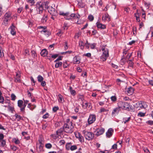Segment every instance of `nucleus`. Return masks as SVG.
Wrapping results in <instances>:
<instances>
[{"instance_id": "1", "label": "nucleus", "mask_w": 153, "mask_h": 153, "mask_svg": "<svg viewBox=\"0 0 153 153\" xmlns=\"http://www.w3.org/2000/svg\"><path fill=\"white\" fill-rule=\"evenodd\" d=\"M74 125L71 122H67L63 126L64 131L67 133H71L74 131Z\"/></svg>"}, {"instance_id": "2", "label": "nucleus", "mask_w": 153, "mask_h": 153, "mask_svg": "<svg viewBox=\"0 0 153 153\" xmlns=\"http://www.w3.org/2000/svg\"><path fill=\"white\" fill-rule=\"evenodd\" d=\"M82 133L86 139L88 140H92L94 137V134L92 132L83 130Z\"/></svg>"}, {"instance_id": "3", "label": "nucleus", "mask_w": 153, "mask_h": 153, "mask_svg": "<svg viewBox=\"0 0 153 153\" xmlns=\"http://www.w3.org/2000/svg\"><path fill=\"white\" fill-rule=\"evenodd\" d=\"M42 3L41 1L37 2L36 4L35 9L38 14L42 13L44 10Z\"/></svg>"}, {"instance_id": "4", "label": "nucleus", "mask_w": 153, "mask_h": 153, "mask_svg": "<svg viewBox=\"0 0 153 153\" xmlns=\"http://www.w3.org/2000/svg\"><path fill=\"white\" fill-rule=\"evenodd\" d=\"M102 51H103L100 59L103 61H105L109 56L108 50L107 48H102Z\"/></svg>"}, {"instance_id": "5", "label": "nucleus", "mask_w": 153, "mask_h": 153, "mask_svg": "<svg viewBox=\"0 0 153 153\" xmlns=\"http://www.w3.org/2000/svg\"><path fill=\"white\" fill-rule=\"evenodd\" d=\"M118 106L121 109L127 110L129 109V104L126 102H123L120 101L117 103Z\"/></svg>"}, {"instance_id": "6", "label": "nucleus", "mask_w": 153, "mask_h": 153, "mask_svg": "<svg viewBox=\"0 0 153 153\" xmlns=\"http://www.w3.org/2000/svg\"><path fill=\"white\" fill-rule=\"evenodd\" d=\"M80 18V16L79 14L77 13L76 14L72 13L70 15H69L68 16V18H66V19L68 20H78Z\"/></svg>"}, {"instance_id": "7", "label": "nucleus", "mask_w": 153, "mask_h": 153, "mask_svg": "<svg viewBox=\"0 0 153 153\" xmlns=\"http://www.w3.org/2000/svg\"><path fill=\"white\" fill-rule=\"evenodd\" d=\"M48 11L51 16L56 17L58 15L57 11L54 8H53L52 6L50 7H49Z\"/></svg>"}, {"instance_id": "8", "label": "nucleus", "mask_w": 153, "mask_h": 153, "mask_svg": "<svg viewBox=\"0 0 153 153\" xmlns=\"http://www.w3.org/2000/svg\"><path fill=\"white\" fill-rule=\"evenodd\" d=\"M137 105L138 107L141 109H146L148 107L147 103L144 101H141L139 102Z\"/></svg>"}, {"instance_id": "9", "label": "nucleus", "mask_w": 153, "mask_h": 153, "mask_svg": "<svg viewBox=\"0 0 153 153\" xmlns=\"http://www.w3.org/2000/svg\"><path fill=\"white\" fill-rule=\"evenodd\" d=\"M96 120V116L95 115L90 114L88 119V122L89 125L94 123Z\"/></svg>"}, {"instance_id": "10", "label": "nucleus", "mask_w": 153, "mask_h": 153, "mask_svg": "<svg viewBox=\"0 0 153 153\" xmlns=\"http://www.w3.org/2000/svg\"><path fill=\"white\" fill-rule=\"evenodd\" d=\"M63 57V56H60L54 61V62H56L55 67H59L62 65V62L59 61L62 60Z\"/></svg>"}, {"instance_id": "11", "label": "nucleus", "mask_w": 153, "mask_h": 153, "mask_svg": "<svg viewBox=\"0 0 153 153\" xmlns=\"http://www.w3.org/2000/svg\"><path fill=\"white\" fill-rule=\"evenodd\" d=\"M105 130L103 128H98L97 130V133L96 135L97 136H99L105 132Z\"/></svg>"}, {"instance_id": "12", "label": "nucleus", "mask_w": 153, "mask_h": 153, "mask_svg": "<svg viewBox=\"0 0 153 153\" xmlns=\"http://www.w3.org/2000/svg\"><path fill=\"white\" fill-rule=\"evenodd\" d=\"M20 73L19 71L16 72V76L15 77L14 81L16 82H20Z\"/></svg>"}, {"instance_id": "13", "label": "nucleus", "mask_w": 153, "mask_h": 153, "mask_svg": "<svg viewBox=\"0 0 153 153\" xmlns=\"http://www.w3.org/2000/svg\"><path fill=\"white\" fill-rule=\"evenodd\" d=\"M113 133V130L112 128H109L108 131L106 133V137L108 138H110L112 136Z\"/></svg>"}, {"instance_id": "14", "label": "nucleus", "mask_w": 153, "mask_h": 153, "mask_svg": "<svg viewBox=\"0 0 153 153\" xmlns=\"http://www.w3.org/2000/svg\"><path fill=\"white\" fill-rule=\"evenodd\" d=\"M134 91V89L132 87H130L126 89V92L128 95H131L133 94Z\"/></svg>"}, {"instance_id": "15", "label": "nucleus", "mask_w": 153, "mask_h": 153, "mask_svg": "<svg viewBox=\"0 0 153 153\" xmlns=\"http://www.w3.org/2000/svg\"><path fill=\"white\" fill-rule=\"evenodd\" d=\"M97 27L101 29H103L106 28V26L105 25L102 24L99 22H97L96 23Z\"/></svg>"}, {"instance_id": "16", "label": "nucleus", "mask_w": 153, "mask_h": 153, "mask_svg": "<svg viewBox=\"0 0 153 153\" xmlns=\"http://www.w3.org/2000/svg\"><path fill=\"white\" fill-rule=\"evenodd\" d=\"M75 136L76 137L79 139V140L80 141L82 142V141H84V138L83 136H82L81 134L79 132H76L75 133Z\"/></svg>"}, {"instance_id": "17", "label": "nucleus", "mask_w": 153, "mask_h": 153, "mask_svg": "<svg viewBox=\"0 0 153 153\" xmlns=\"http://www.w3.org/2000/svg\"><path fill=\"white\" fill-rule=\"evenodd\" d=\"M10 33L12 35H15L16 33L15 30V27L13 25V24H12V25L10 27Z\"/></svg>"}, {"instance_id": "18", "label": "nucleus", "mask_w": 153, "mask_h": 153, "mask_svg": "<svg viewBox=\"0 0 153 153\" xmlns=\"http://www.w3.org/2000/svg\"><path fill=\"white\" fill-rule=\"evenodd\" d=\"M74 62L76 64H79L80 62V58L79 56H75L74 58Z\"/></svg>"}, {"instance_id": "19", "label": "nucleus", "mask_w": 153, "mask_h": 153, "mask_svg": "<svg viewBox=\"0 0 153 153\" xmlns=\"http://www.w3.org/2000/svg\"><path fill=\"white\" fill-rule=\"evenodd\" d=\"M48 15L47 14L45 13L41 19V22L43 23H45L47 21L48 18Z\"/></svg>"}, {"instance_id": "20", "label": "nucleus", "mask_w": 153, "mask_h": 153, "mask_svg": "<svg viewBox=\"0 0 153 153\" xmlns=\"http://www.w3.org/2000/svg\"><path fill=\"white\" fill-rule=\"evenodd\" d=\"M107 19H108V21H110V19L109 16V15L107 13H106L105 14L104 16H102V20L105 21Z\"/></svg>"}, {"instance_id": "21", "label": "nucleus", "mask_w": 153, "mask_h": 153, "mask_svg": "<svg viewBox=\"0 0 153 153\" xmlns=\"http://www.w3.org/2000/svg\"><path fill=\"white\" fill-rule=\"evenodd\" d=\"M11 14L10 13H6L4 15V18L10 20L11 17Z\"/></svg>"}, {"instance_id": "22", "label": "nucleus", "mask_w": 153, "mask_h": 153, "mask_svg": "<svg viewBox=\"0 0 153 153\" xmlns=\"http://www.w3.org/2000/svg\"><path fill=\"white\" fill-rule=\"evenodd\" d=\"M78 101L81 103L83 104L84 100V97L82 95H79L78 96Z\"/></svg>"}, {"instance_id": "23", "label": "nucleus", "mask_w": 153, "mask_h": 153, "mask_svg": "<svg viewBox=\"0 0 153 153\" xmlns=\"http://www.w3.org/2000/svg\"><path fill=\"white\" fill-rule=\"evenodd\" d=\"M48 53V52L46 49H43L40 53L41 55L43 57L46 56Z\"/></svg>"}, {"instance_id": "24", "label": "nucleus", "mask_w": 153, "mask_h": 153, "mask_svg": "<svg viewBox=\"0 0 153 153\" xmlns=\"http://www.w3.org/2000/svg\"><path fill=\"white\" fill-rule=\"evenodd\" d=\"M24 101V104L23 105V107L21 109V111H24L25 110V108L28 102L29 101L27 100H25L23 99Z\"/></svg>"}, {"instance_id": "25", "label": "nucleus", "mask_w": 153, "mask_h": 153, "mask_svg": "<svg viewBox=\"0 0 153 153\" xmlns=\"http://www.w3.org/2000/svg\"><path fill=\"white\" fill-rule=\"evenodd\" d=\"M120 109L118 107H116L114 108L113 110L112 114V115L114 114L115 113L118 114L120 111Z\"/></svg>"}, {"instance_id": "26", "label": "nucleus", "mask_w": 153, "mask_h": 153, "mask_svg": "<svg viewBox=\"0 0 153 153\" xmlns=\"http://www.w3.org/2000/svg\"><path fill=\"white\" fill-rule=\"evenodd\" d=\"M78 2V5L80 7L82 8L84 6V5L82 2V0H76Z\"/></svg>"}, {"instance_id": "27", "label": "nucleus", "mask_w": 153, "mask_h": 153, "mask_svg": "<svg viewBox=\"0 0 153 153\" xmlns=\"http://www.w3.org/2000/svg\"><path fill=\"white\" fill-rule=\"evenodd\" d=\"M42 3L43 7H44V6L45 8L48 10L49 7H50L48 6L49 3L47 1L42 2Z\"/></svg>"}, {"instance_id": "28", "label": "nucleus", "mask_w": 153, "mask_h": 153, "mask_svg": "<svg viewBox=\"0 0 153 153\" xmlns=\"http://www.w3.org/2000/svg\"><path fill=\"white\" fill-rule=\"evenodd\" d=\"M79 46L82 50H83L85 46V43L82 41H80L79 42Z\"/></svg>"}, {"instance_id": "29", "label": "nucleus", "mask_w": 153, "mask_h": 153, "mask_svg": "<svg viewBox=\"0 0 153 153\" xmlns=\"http://www.w3.org/2000/svg\"><path fill=\"white\" fill-rule=\"evenodd\" d=\"M23 102L22 100H19L18 101V105L20 108V109L22 108L23 107Z\"/></svg>"}, {"instance_id": "30", "label": "nucleus", "mask_w": 153, "mask_h": 153, "mask_svg": "<svg viewBox=\"0 0 153 153\" xmlns=\"http://www.w3.org/2000/svg\"><path fill=\"white\" fill-rule=\"evenodd\" d=\"M15 116L16 117L18 121H19L21 120H23V118L20 115H18L17 114H15Z\"/></svg>"}, {"instance_id": "31", "label": "nucleus", "mask_w": 153, "mask_h": 153, "mask_svg": "<svg viewBox=\"0 0 153 153\" xmlns=\"http://www.w3.org/2000/svg\"><path fill=\"white\" fill-rule=\"evenodd\" d=\"M12 142L16 144H18L20 143L19 140L17 138H13L12 139Z\"/></svg>"}, {"instance_id": "32", "label": "nucleus", "mask_w": 153, "mask_h": 153, "mask_svg": "<svg viewBox=\"0 0 153 153\" xmlns=\"http://www.w3.org/2000/svg\"><path fill=\"white\" fill-rule=\"evenodd\" d=\"M6 145V141L4 140H0V146L3 147Z\"/></svg>"}, {"instance_id": "33", "label": "nucleus", "mask_w": 153, "mask_h": 153, "mask_svg": "<svg viewBox=\"0 0 153 153\" xmlns=\"http://www.w3.org/2000/svg\"><path fill=\"white\" fill-rule=\"evenodd\" d=\"M64 131V126H63V128H61L59 129H58L56 131V134L57 135V137H58V136L59 135V134L62 133L63 131Z\"/></svg>"}, {"instance_id": "34", "label": "nucleus", "mask_w": 153, "mask_h": 153, "mask_svg": "<svg viewBox=\"0 0 153 153\" xmlns=\"http://www.w3.org/2000/svg\"><path fill=\"white\" fill-rule=\"evenodd\" d=\"M72 143H68L66 144L65 147L67 150H70Z\"/></svg>"}, {"instance_id": "35", "label": "nucleus", "mask_w": 153, "mask_h": 153, "mask_svg": "<svg viewBox=\"0 0 153 153\" xmlns=\"http://www.w3.org/2000/svg\"><path fill=\"white\" fill-rule=\"evenodd\" d=\"M9 21V20L7 19H5L4 18L3 22L1 24L2 25H4L5 26H7L8 24V22Z\"/></svg>"}, {"instance_id": "36", "label": "nucleus", "mask_w": 153, "mask_h": 153, "mask_svg": "<svg viewBox=\"0 0 153 153\" xmlns=\"http://www.w3.org/2000/svg\"><path fill=\"white\" fill-rule=\"evenodd\" d=\"M69 90L71 92V95L74 96L76 94V92L75 91L72 89L71 87L70 86Z\"/></svg>"}, {"instance_id": "37", "label": "nucleus", "mask_w": 153, "mask_h": 153, "mask_svg": "<svg viewBox=\"0 0 153 153\" xmlns=\"http://www.w3.org/2000/svg\"><path fill=\"white\" fill-rule=\"evenodd\" d=\"M27 107L30 109L32 110L35 108L36 106L34 105H31L30 103H29Z\"/></svg>"}, {"instance_id": "38", "label": "nucleus", "mask_w": 153, "mask_h": 153, "mask_svg": "<svg viewBox=\"0 0 153 153\" xmlns=\"http://www.w3.org/2000/svg\"><path fill=\"white\" fill-rule=\"evenodd\" d=\"M134 16H135L136 18V20L138 22H139L140 21V20L139 18V14L137 12V13H135L134 14Z\"/></svg>"}, {"instance_id": "39", "label": "nucleus", "mask_w": 153, "mask_h": 153, "mask_svg": "<svg viewBox=\"0 0 153 153\" xmlns=\"http://www.w3.org/2000/svg\"><path fill=\"white\" fill-rule=\"evenodd\" d=\"M131 117H129L128 118H123V123H126L128 122L130 120Z\"/></svg>"}, {"instance_id": "40", "label": "nucleus", "mask_w": 153, "mask_h": 153, "mask_svg": "<svg viewBox=\"0 0 153 153\" xmlns=\"http://www.w3.org/2000/svg\"><path fill=\"white\" fill-rule=\"evenodd\" d=\"M111 99L113 102H115L117 100V98L115 96H111Z\"/></svg>"}, {"instance_id": "41", "label": "nucleus", "mask_w": 153, "mask_h": 153, "mask_svg": "<svg viewBox=\"0 0 153 153\" xmlns=\"http://www.w3.org/2000/svg\"><path fill=\"white\" fill-rule=\"evenodd\" d=\"M59 15L66 16V18H68V15H69V14L68 13H64L63 12H60L59 13Z\"/></svg>"}, {"instance_id": "42", "label": "nucleus", "mask_w": 153, "mask_h": 153, "mask_svg": "<svg viewBox=\"0 0 153 153\" xmlns=\"http://www.w3.org/2000/svg\"><path fill=\"white\" fill-rule=\"evenodd\" d=\"M27 2L28 3L30 4L31 6L33 5L35 3V0H28Z\"/></svg>"}, {"instance_id": "43", "label": "nucleus", "mask_w": 153, "mask_h": 153, "mask_svg": "<svg viewBox=\"0 0 153 153\" xmlns=\"http://www.w3.org/2000/svg\"><path fill=\"white\" fill-rule=\"evenodd\" d=\"M88 19L90 21H92L94 19V17L91 15H89L88 16Z\"/></svg>"}, {"instance_id": "44", "label": "nucleus", "mask_w": 153, "mask_h": 153, "mask_svg": "<svg viewBox=\"0 0 153 153\" xmlns=\"http://www.w3.org/2000/svg\"><path fill=\"white\" fill-rule=\"evenodd\" d=\"M38 80L39 82H40L42 81L43 79V77L41 75H39L37 77Z\"/></svg>"}, {"instance_id": "45", "label": "nucleus", "mask_w": 153, "mask_h": 153, "mask_svg": "<svg viewBox=\"0 0 153 153\" xmlns=\"http://www.w3.org/2000/svg\"><path fill=\"white\" fill-rule=\"evenodd\" d=\"M10 148L13 151H16L17 149V148L16 146L14 145L11 146Z\"/></svg>"}, {"instance_id": "46", "label": "nucleus", "mask_w": 153, "mask_h": 153, "mask_svg": "<svg viewBox=\"0 0 153 153\" xmlns=\"http://www.w3.org/2000/svg\"><path fill=\"white\" fill-rule=\"evenodd\" d=\"M46 36H48L50 35V32L47 30L45 31H44V33H43Z\"/></svg>"}, {"instance_id": "47", "label": "nucleus", "mask_w": 153, "mask_h": 153, "mask_svg": "<svg viewBox=\"0 0 153 153\" xmlns=\"http://www.w3.org/2000/svg\"><path fill=\"white\" fill-rule=\"evenodd\" d=\"M77 147L76 145H73V146H71V148L70 150L71 151H74V150L76 149H77Z\"/></svg>"}, {"instance_id": "48", "label": "nucleus", "mask_w": 153, "mask_h": 153, "mask_svg": "<svg viewBox=\"0 0 153 153\" xmlns=\"http://www.w3.org/2000/svg\"><path fill=\"white\" fill-rule=\"evenodd\" d=\"M145 113H143L142 112H140L138 114V116L140 117H143L145 116Z\"/></svg>"}, {"instance_id": "49", "label": "nucleus", "mask_w": 153, "mask_h": 153, "mask_svg": "<svg viewBox=\"0 0 153 153\" xmlns=\"http://www.w3.org/2000/svg\"><path fill=\"white\" fill-rule=\"evenodd\" d=\"M7 108L9 111H11L12 112H13L14 111V108L13 107L9 105Z\"/></svg>"}, {"instance_id": "50", "label": "nucleus", "mask_w": 153, "mask_h": 153, "mask_svg": "<svg viewBox=\"0 0 153 153\" xmlns=\"http://www.w3.org/2000/svg\"><path fill=\"white\" fill-rule=\"evenodd\" d=\"M45 146L48 149H50L52 147V145L50 143H48L45 145Z\"/></svg>"}, {"instance_id": "51", "label": "nucleus", "mask_w": 153, "mask_h": 153, "mask_svg": "<svg viewBox=\"0 0 153 153\" xmlns=\"http://www.w3.org/2000/svg\"><path fill=\"white\" fill-rule=\"evenodd\" d=\"M4 101V97L1 96H0V103L1 104H3Z\"/></svg>"}, {"instance_id": "52", "label": "nucleus", "mask_w": 153, "mask_h": 153, "mask_svg": "<svg viewBox=\"0 0 153 153\" xmlns=\"http://www.w3.org/2000/svg\"><path fill=\"white\" fill-rule=\"evenodd\" d=\"M11 100H15L16 98V96L13 94H12L11 96Z\"/></svg>"}, {"instance_id": "53", "label": "nucleus", "mask_w": 153, "mask_h": 153, "mask_svg": "<svg viewBox=\"0 0 153 153\" xmlns=\"http://www.w3.org/2000/svg\"><path fill=\"white\" fill-rule=\"evenodd\" d=\"M145 6L147 9H148L150 7V4L149 3H147L146 2H145L144 3Z\"/></svg>"}, {"instance_id": "54", "label": "nucleus", "mask_w": 153, "mask_h": 153, "mask_svg": "<svg viewBox=\"0 0 153 153\" xmlns=\"http://www.w3.org/2000/svg\"><path fill=\"white\" fill-rule=\"evenodd\" d=\"M59 97V99L58 101L59 102H61L62 101V97L61 94H59L58 95Z\"/></svg>"}, {"instance_id": "55", "label": "nucleus", "mask_w": 153, "mask_h": 153, "mask_svg": "<svg viewBox=\"0 0 153 153\" xmlns=\"http://www.w3.org/2000/svg\"><path fill=\"white\" fill-rule=\"evenodd\" d=\"M108 111V110L105 109L104 108H102L100 109V112H106Z\"/></svg>"}, {"instance_id": "56", "label": "nucleus", "mask_w": 153, "mask_h": 153, "mask_svg": "<svg viewBox=\"0 0 153 153\" xmlns=\"http://www.w3.org/2000/svg\"><path fill=\"white\" fill-rule=\"evenodd\" d=\"M31 54L33 57H35L36 56V52L33 50L31 51Z\"/></svg>"}, {"instance_id": "57", "label": "nucleus", "mask_w": 153, "mask_h": 153, "mask_svg": "<svg viewBox=\"0 0 153 153\" xmlns=\"http://www.w3.org/2000/svg\"><path fill=\"white\" fill-rule=\"evenodd\" d=\"M23 7H20L18 9L17 12L18 13H20L23 10Z\"/></svg>"}, {"instance_id": "58", "label": "nucleus", "mask_w": 153, "mask_h": 153, "mask_svg": "<svg viewBox=\"0 0 153 153\" xmlns=\"http://www.w3.org/2000/svg\"><path fill=\"white\" fill-rule=\"evenodd\" d=\"M58 109V107H54L53 108V111L54 112H56Z\"/></svg>"}, {"instance_id": "59", "label": "nucleus", "mask_w": 153, "mask_h": 153, "mask_svg": "<svg viewBox=\"0 0 153 153\" xmlns=\"http://www.w3.org/2000/svg\"><path fill=\"white\" fill-rule=\"evenodd\" d=\"M30 79L32 82V85H35V81L33 78L32 77H30Z\"/></svg>"}, {"instance_id": "60", "label": "nucleus", "mask_w": 153, "mask_h": 153, "mask_svg": "<svg viewBox=\"0 0 153 153\" xmlns=\"http://www.w3.org/2000/svg\"><path fill=\"white\" fill-rule=\"evenodd\" d=\"M29 51L28 50H25L24 52V54L25 55H29Z\"/></svg>"}, {"instance_id": "61", "label": "nucleus", "mask_w": 153, "mask_h": 153, "mask_svg": "<svg viewBox=\"0 0 153 153\" xmlns=\"http://www.w3.org/2000/svg\"><path fill=\"white\" fill-rule=\"evenodd\" d=\"M63 32L61 30H59L57 33V34L59 36H61L63 34Z\"/></svg>"}, {"instance_id": "62", "label": "nucleus", "mask_w": 153, "mask_h": 153, "mask_svg": "<svg viewBox=\"0 0 153 153\" xmlns=\"http://www.w3.org/2000/svg\"><path fill=\"white\" fill-rule=\"evenodd\" d=\"M49 114L48 113H46L43 116V118L44 119H46L48 117Z\"/></svg>"}, {"instance_id": "63", "label": "nucleus", "mask_w": 153, "mask_h": 153, "mask_svg": "<svg viewBox=\"0 0 153 153\" xmlns=\"http://www.w3.org/2000/svg\"><path fill=\"white\" fill-rule=\"evenodd\" d=\"M64 46L65 49L67 50L68 48L67 42H64Z\"/></svg>"}, {"instance_id": "64", "label": "nucleus", "mask_w": 153, "mask_h": 153, "mask_svg": "<svg viewBox=\"0 0 153 153\" xmlns=\"http://www.w3.org/2000/svg\"><path fill=\"white\" fill-rule=\"evenodd\" d=\"M84 55V56H86L88 57H90L91 56V54L90 53H85Z\"/></svg>"}]
</instances>
